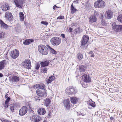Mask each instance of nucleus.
Segmentation results:
<instances>
[{"mask_svg": "<svg viewBox=\"0 0 122 122\" xmlns=\"http://www.w3.org/2000/svg\"><path fill=\"white\" fill-rule=\"evenodd\" d=\"M38 49L39 52L43 55H46L48 52V47L44 45H39L38 46Z\"/></svg>", "mask_w": 122, "mask_h": 122, "instance_id": "1", "label": "nucleus"}, {"mask_svg": "<svg viewBox=\"0 0 122 122\" xmlns=\"http://www.w3.org/2000/svg\"><path fill=\"white\" fill-rule=\"evenodd\" d=\"M89 38L88 36L86 35H84L82 37L81 40V47L84 48H86L88 46L87 45Z\"/></svg>", "mask_w": 122, "mask_h": 122, "instance_id": "2", "label": "nucleus"}, {"mask_svg": "<svg viewBox=\"0 0 122 122\" xmlns=\"http://www.w3.org/2000/svg\"><path fill=\"white\" fill-rule=\"evenodd\" d=\"M61 39L58 37H55L52 38L50 40L51 44L54 46L58 45L61 43Z\"/></svg>", "mask_w": 122, "mask_h": 122, "instance_id": "3", "label": "nucleus"}, {"mask_svg": "<svg viewBox=\"0 0 122 122\" xmlns=\"http://www.w3.org/2000/svg\"><path fill=\"white\" fill-rule=\"evenodd\" d=\"M66 93L69 95L75 94L77 92L76 88L72 86H69L65 90Z\"/></svg>", "mask_w": 122, "mask_h": 122, "instance_id": "4", "label": "nucleus"}, {"mask_svg": "<svg viewBox=\"0 0 122 122\" xmlns=\"http://www.w3.org/2000/svg\"><path fill=\"white\" fill-rule=\"evenodd\" d=\"M105 3L102 0H98L95 1L94 3L95 7L97 8H101L105 6Z\"/></svg>", "mask_w": 122, "mask_h": 122, "instance_id": "5", "label": "nucleus"}, {"mask_svg": "<svg viewBox=\"0 0 122 122\" xmlns=\"http://www.w3.org/2000/svg\"><path fill=\"white\" fill-rule=\"evenodd\" d=\"M46 91L45 89H38L36 90L37 95L41 97H45L47 96Z\"/></svg>", "mask_w": 122, "mask_h": 122, "instance_id": "6", "label": "nucleus"}, {"mask_svg": "<svg viewBox=\"0 0 122 122\" xmlns=\"http://www.w3.org/2000/svg\"><path fill=\"white\" fill-rule=\"evenodd\" d=\"M22 66L27 69H30L31 66L30 61L28 59L25 60L22 62Z\"/></svg>", "mask_w": 122, "mask_h": 122, "instance_id": "7", "label": "nucleus"}, {"mask_svg": "<svg viewBox=\"0 0 122 122\" xmlns=\"http://www.w3.org/2000/svg\"><path fill=\"white\" fill-rule=\"evenodd\" d=\"M25 0H14V1L16 5V6L22 8Z\"/></svg>", "mask_w": 122, "mask_h": 122, "instance_id": "8", "label": "nucleus"}, {"mask_svg": "<svg viewBox=\"0 0 122 122\" xmlns=\"http://www.w3.org/2000/svg\"><path fill=\"white\" fill-rule=\"evenodd\" d=\"M19 52L16 49H15L11 52L10 55L12 58L15 59L19 56Z\"/></svg>", "mask_w": 122, "mask_h": 122, "instance_id": "9", "label": "nucleus"}, {"mask_svg": "<svg viewBox=\"0 0 122 122\" xmlns=\"http://www.w3.org/2000/svg\"><path fill=\"white\" fill-rule=\"evenodd\" d=\"M27 108L26 107L24 106L22 107L20 110L19 114L20 116H23L27 112Z\"/></svg>", "mask_w": 122, "mask_h": 122, "instance_id": "10", "label": "nucleus"}, {"mask_svg": "<svg viewBox=\"0 0 122 122\" xmlns=\"http://www.w3.org/2000/svg\"><path fill=\"white\" fill-rule=\"evenodd\" d=\"M112 28L115 30L117 32L122 31V25H116L115 23L112 25Z\"/></svg>", "mask_w": 122, "mask_h": 122, "instance_id": "11", "label": "nucleus"}, {"mask_svg": "<svg viewBox=\"0 0 122 122\" xmlns=\"http://www.w3.org/2000/svg\"><path fill=\"white\" fill-rule=\"evenodd\" d=\"M30 119L32 121L35 122H38L41 120L40 117L37 115H33L31 116L30 118Z\"/></svg>", "mask_w": 122, "mask_h": 122, "instance_id": "12", "label": "nucleus"}, {"mask_svg": "<svg viewBox=\"0 0 122 122\" xmlns=\"http://www.w3.org/2000/svg\"><path fill=\"white\" fill-rule=\"evenodd\" d=\"M45 86L43 83L36 84L33 87L34 88H38V89H45Z\"/></svg>", "mask_w": 122, "mask_h": 122, "instance_id": "13", "label": "nucleus"}, {"mask_svg": "<svg viewBox=\"0 0 122 122\" xmlns=\"http://www.w3.org/2000/svg\"><path fill=\"white\" fill-rule=\"evenodd\" d=\"M5 17L6 18L9 20H11L13 18V15L10 12H6L5 14Z\"/></svg>", "mask_w": 122, "mask_h": 122, "instance_id": "14", "label": "nucleus"}, {"mask_svg": "<svg viewBox=\"0 0 122 122\" xmlns=\"http://www.w3.org/2000/svg\"><path fill=\"white\" fill-rule=\"evenodd\" d=\"M82 79L84 82L86 83L90 82L91 81V78L88 75L86 74H84L82 76Z\"/></svg>", "mask_w": 122, "mask_h": 122, "instance_id": "15", "label": "nucleus"}, {"mask_svg": "<svg viewBox=\"0 0 122 122\" xmlns=\"http://www.w3.org/2000/svg\"><path fill=\"white\" fill-rule=\"evenodd\" d=\"M20 80L19 77L16 76H13L11 77L10 81L13 83L17 82Z\"/></svg>", "mask_w": 122, "mask_h": 122, "instance_id": "16", "label": "nucleus"}, {"mask_svg": "<svg viewBox=\"0 0 122 122\" xmlns=\"http://www.w3.org/2000/svg\"><path fill=\"white\" fill-rule=\"evenodd\" d=\"M112 13L110 10L107 11L105 15L106 18L109 19L112 18L113 16Z\"/></svg>", "mask_w": 122, "mask_h": 122, "instance_id": "17", "label": "nucleus"}, {"mask_svg": "<svg viewBox=\"0 0 122 122\" xmlns=\"http://www.w3.org/2000/svg\"><path fill=\"white\" fill-rule=\"evenodd\" d=\"M37 112L38 114L41 115H43L46 113V111L44 108H41L38 109Z\"/></svg>", "mask_w": 122, "mask_h": 122, "instance_id": "18", "label": "nucleus"}, {"mask_svg": "<svg viewBox=\"0 0 122 122\" xmlns=\"http://www.w3.org/2000/svg\"><path fill=\"white\" fill-rule=\"evenodd\" d=\"M63 103L66 108L69 109L70 107V102L69 100L68 99L65 100L64 101Z\"/></svg>", "mask_w": 122, "mask_h": 122, "instance_id": "19", "label": "nucleus"}, {"mask_svg": "<svg viewBox=\"0 0 122 122\" xmlns=\"http://www.w3.org/2000/svg\"><path fill=\"white\" fill-rule=\"evenodd\" d=\"M34 41V40L33 39H28L25 40L23 42V43L24 45H28Z\"/></svg>", "mask_w": 122, "mask_h": 122, "instance_id": "20", "label": "nucleus"}, {"mask_svg": "<svg viewBox=\"0 0 122 122\" xmlns=\"http://www.w3.org/2000/svg\"><path fill=\"white\" fill-rule=\"evenodd\" d=\"M50 62V61H45L41 62L40 64L42 67H45L48 66Z\"/></svg>", "mask_w": 122, "mask_h": 122, "instance_id": "21", "label": "nucleus"}, {"mask_svg": "<svg viewBox=\"0 0 122 122\" xmlns=\"http://www.w3.org/2000/svg\"><path fill=\"white\" fill-rule=\"evenodd\" d=\"M5 62L6 61L5 60L0 62V71L4 68L5 65Z\"/></svg>", "mask_w": 122, "mask_h": 122, "instance_id": "22", "label": "nucleus"}, {"mask_svg": "<svg viewBox=\"0 0 122 122\" xmlns=\"http://www.w3.org/2000/svg\"><path fill=\"white\" fill-rule=\"evenodd\" d=\"M97 18L96 16L94 15L91 16L89 18V20L90 22L91 23H93L97 21Z\"/></svg>", "mask_w": 122, "mask_h": 122, "instance_id": "23", "label": "nucleus"}, {"mask_svg": "<svg viewBox=\"0 0 122 122\" xmlns=\"http://www.w3.org/2000/svg\"><path fill=\"white\" fill-rule=\"evenodd\" d=\"M55 78V77L52 75L49 77V79H48V80L46 81L47 83L49 84L50 83H51L52 81L54 80Z\"/></svg>", "mask_w": 122, "mask_h": 122, "instance_id": "24", "label": "nucleus"}, {"mask_svg": "<svg viewBox=\"0 0 122 122\" xmlns=\"http://www.w3.org/2000/svg\"><path fill=\"white\" fill-rule=\"evenodd\" d=\"M0 25L2 27L6 29L8 27V25L1 20H0Z\"/></svg>", "mask_w": 122, "mask_h": 122, "instance_id": "25", "label": "nucleus"}, {"mask_svg": "<svg viewBox=\"0 0 122 122\" xmlns=\"http://www.w3.org/2000/svg\"><path fill=\"white\" fill-rule=\"evenodd\" d=\"M51 100L50 99L48 98H47L46 99L45 102V105L47 107L49 105V104L51 103Z\"/></svg>", "mask_w": 122, "mask_h": 122, "instance_id": "26", "label": "nucleus"}, {"mask_svg": "<svg viewBox=\"0 0 122 122\" xmlns=\"http://www.w3.org/2000/svg\"><path fill=\"white\" fill-rule=\"evenodd\" d=\"M86 68V67L85 66L81 65L79 66V69L80 72L84 71Z\"/></svg>", "mask_w": 122, "mask_h": 122, "instance_id": "27", "label": "nucleus"}, {"mask_svg": "<svg viewBox=\"0 0 122 122\" xmlns=\"http://www.w3.org/2000/svg\"><path fill=\"white\" fill-rule=\"evenodd\" d=\"M71 12L72 14H74L76 11H77V10L75 9L73 6V4L71 5Z\"/></svg>", "mask_w": 122, "mask_h": 122, "instance_id": "28", "label": "nucleus"}, {"mask_svg": "<svg viewBox=\"0 0 122 122\" xmlns=\"http://www.w3.org/2000/svg\"><path fill=\"white\" fill-rule=\"evenodd\" d=\"M19 16L20 18V21H24L25 16L23 13L22 12H20L19 13Z\"/></svg>", "mask_w": 122, "mask_h": 122, "instance_id": "29", "label": "nucleus"}, {"mask_svg": "<svg viewBox=\"0 0 122 122\" xmlns=\"http://www.w3.org/2000/svg\"><path fill=\"white\" fill-rule=\"evenodd\" d=\"M71 101V102L74 104L76 103L77 99L76 97H72L70 98Z\"/></svg>", "mask_w": 122, "mask_h": 122, "instance_id": "30", "label": "nucleus"}, {"mask_svg": "<svg viewBox=\"0 0 122 122\" xmlns=\"http://www.w3.org/2000/svg\"><path fill=\"white\" fill-rule=\"evenodd\" d=\"M48 49L50 50V52L51 53H52L53 54H56L57 53L56 51H55L53 49L49 46L48 45Z\"/></svg>", "mask_w": 122, "mask_h": 122, "instance_id": "31", "label": "nucleus"}, {"mask_svg": "<svg viewBox=\"0 0 122 122\" xmlns=\"http://www.w3.org/2000/svg\"><path fill=\"white\" fill-rule=\"evenodd\" d=\"M82 31V30L79 27L75 29L74 30V32L76 34L80 33Z\"/></svg>", "mask_w": 122, "mask_h": 122, "instance_id": "32", "label": "nucleus"}, {"mask_svg": "<svg viewBox=\"0 0 122 122\" xmlns=\"http://www.w3.org/2000/svg\"><path fill=\"white\" fill-rule=\"evenodd\" d=\"M77 58L79 60H81L83 58L82 55L80 53H78L77 55Z\"/></svg>", "mask_w": 122, "mask_h": 122, "instance_id": "33", "label": "nucleus"}, {"mask_svg": "<svg viewBox=\"0 0 122 122\" xmlns=\"http://www.w3.org/2000/svg\"><path fill=\"white\" fill-rule=\"evenodd\" d=\"M117 19L119 21L122 23V15H119L117 17Z\"/></svg>", "mask_w": 122, "mask_h": 122, "instance_id": "34", "label": "nucleus"}, {"mask_svg": "<svg viewBox=\"0 0 122 122\" xmlns=\"http://www.w3.org/2000/svg\"><path fill=\"white\" fill-rule=\"evenodd\" d=\"M10 109L11 111L12 112H14V107L13 104L11 105V106L10 107Z\"/></svg>", "mask_w": 122, "mask_h": 122, "instance_id": "35", "label": "nucleus"}, {"mask_svg": "<svg viewBox=\"0 0 122 122\" xmlns=\"http://www.w3.org/2000/svg\"><path fill=\"white\" fill-rule=\"evenodd\" d=\"M9 6L8 5H5L4 8H3L4 10H5L6 11L7 10H9Z\"/></svg>", "mask_w": 122, "mask_h": 122, "instance_id": "36", "label": "nucleus"}, {"mask_svg": "<svg viewBox=\"0 0 122 122\" xmlns=\"http://www.w3.org/2000/svg\"><path fill=\"white\" fill-rule=\"evenodd\" d=\"M4 32H0V38H1L4 37Z\"/></svg>", "mask_w": 122, "mask_h": 122, "instance_id": "37", "label": "nucleus"}, {"mask_svg": "<svg viewBox=\"0 0 122 122\" xmlns=\"http://www.w3.org/2000/svg\"><path fill=\"white\" fill-rule=\"evenodd\" d=\"M101 22L103 26L106 25V24L105 23V20H104L102 19V20H101Z\"/></svg>", "mask_w": 122, "mask_h": 122, "instance_id": "38", "label": "nucleus"}, {"mask_svg": "<svg viewBox=\"0 0 122 122\" xmlns=\"http://www.w3.org/2000/svg\"><path fill=\"white\" fill-rule=\"evenodd\" d=\"M51 112L50 111H49L48 112V115L47 116V118H50L51 117Z\"/></svg>", "mask_w": 122, "mask_h": 122, "instance_id": "39", "label": "nucleus"}, {"mask_svg": "<svg viewBox=\"0 0 122 122\" xmlns=\"http://www.w3.org/2000/svg\"><path fill=\"white\" fill-rule=\"evenodd\" d=\"M10 100V98H7V99L5 101V104H8V102H9Z\"/></svg>", "mask_w": 122, "mask_h": 122, "instance_id": "40", "label": "nucleus"}, {"mask_svg": "<svg viewBox=\"0 0 122 122\" xmlns=\"http://www.w3.org/2000/svg\"><path fill=\"white\" fill-rule=\"evenodd\" d=\"M89 54H91V55L90 56L91 57H93L94 56V55L93 52L92 51L89 52Z\"/></svg>", "mask_w": 122, "mask_h": 122, "instance_id": "41", "label": "nucleus"}, {"mask_svg": "<svg viewBox=\"0 0 122 122\" xmlns=\"http://www.w3.org/2000/svg\"><path fill=\"white\" fill-rule=\"evenodd\" d=\"M64 18V17L63 16H60L59 17H58L57 19H62Z\"/></svg>", "mask_w": 122, "mask_h": 122, "instance_id": "42", "label": "nucleus"}, {"mask_svg": "<svg viewBox=\"0 0 122 122\" xmlns=\"http://www.w3.org/2000/svg\"><path fill=\"white\" fill-rule=\"evenodd\" d=\"M95 102L94 103H89L90 106H91L93 107H95Z\"/></svg>", "mask_w": 122, "mask_h": 122, "instance_id": "43", "label": "nucleus"}, {"mask_svg": "<svg viewBox=\"0 0 122 122\" xmlns=\"http://www.w3.org/2000/svg\"><path fill=\"white\" fill-rule=\"evenodd\" d=\"M40 65L39 64H37L36 66L35 67V68L36 70H38L40 67Z\"/></svg>", "mask_w": 122, "mask_h": 122, "instance_id": "44", "label": "nucleus"}, {"mask_svg": "<svg viewBox=\"0 0 122 122\" xmlns=\"http://www.w3.org/2000/svg\"><path fill=\"white\" fill-rule=\"evenodd\" d=\"M41 24H43L44 25H47L48 24L46 22H45V21H42L41 22Z\"/></svg>", "mask_w": 122, "mask_h": 122, "instance_id": "45", "label": "nucleus"}, {"mask_svg": "<svg viewBox=\"0 0 122 122\" xmlns=\"http://www.w3.org/2000/svg\"><path fill=\"white\" fill-rule=\"evenodd\" d=\"M47 69L46 68H45L43 69L42 71L43 72L45 73H47Z\"/></svg>", "mask_w": 122, "mask_h": 122, "instance_id": "46", "label": "nucleus"}, {"mask_svg": "<svg viewBox=\"0 0 122 122\" xmlns=\"http://www.w3.org/2000/svg\"><path fill=\"white\" fill-rule=\"evenodd\" d=\"M59 7L57 6L56 5H54L53 7V9L54 10H55L56 8H58Z\"/></svg>", "mask_w": 122, "mask_h": 122, "instance_id": "47", "label": "nucleus"}, {"mask_svg": "<svg viewBox=\"0 0 122 122\" xmlns=\"http://www.w3.org/2000/svg\"><path fill=\"white\" fill-rule=\"evenodd\" d=\"M80 83H81V85H82V86L83 87H85V86H84V85L83 83L84 82L81 81H80Z\"/></svg>", "mask_w": 122, "mask_h": 122, "instance_id": "48", "label": "nucleus"}, {"mask_svg": "<svg viewBox=\"0 0 122 122\" xmlns=\"http://www.w3.org/2000/svg\"><path fill=\"white\" fill-rule=\"evenodd\" d=\"M1 120L3 122H10V121H8L6 120Z\"/></svg>", "mask_w": 122, "mask_h": 122, "instance_id": "49", "label": "nucleus"}, {"mask_svg": "<svg viewBox=\"0 0 122 122\" xmlns=\"http://www.w3.org/2000/svg\"><path fill=\"white\" fill-rule=\"evenodd\" d=\"M61 36L63 38H65V35L64 34H61Z\"/></svg>", "mask_w": 122, "mask_h": 122, "instance_id": "50", "label": "nucleus"}, {"mask_svg": "<svg viewBox=\"0 0 122 122\" xmlns=\"http://www.w3.org/2000/svg\"><path fill=\"white\" fill-rule=\"evenodd\" d=\"M74 119H73L72 118H71L69 120V122H74Z\"/></svg>", "mask_w": 122, "mask_h": 122, "instance_id": "51", "label": "nucleus"}, {"mask_svg": "<svg viewBox=\"0 0 122 122\" xmlns=\"http://www.w3.org/2000/svg\"><path fill=\"white\" fill-rule=\"evenodd\" d=\"M78 116H80L81 114V112H77Z\"/></svg>", "mask_w": 122, "mask_h": 122, "instance_id": "52", "label": "nucleus"}, {"mask_svg": "<svg viewBox=\"0 0 122 122\" xmlns=\"http://www.w3.org/2000/svg\"><path fill=\"white\" fill-rule=\"evenodd\" d=\"M72 30V29L71 28H70L69 29V31L70 32H71Z\"/></svg>", "mask_w": 122, "mask_h": 122, "instance_id": "53", "label": "nucleus"}, {"mask_svg": "<svg viewBox=\"0 0 122 122\" xmlns=\"http://www.w3.org/2000/svg\"><path fill=\"white\" fill-rule=\"evenodd\" d=\"M8 94H7L6 93V94L5 95V97L6 98H7L10 97H9L8 96Z\"/></svg>", "mask_w": 122, "mask_h": 122, "instance_id": "54", "label": "nucleus"}, {"mask_svg": "<svg viewBox=\"0 0 122 122\" xmlns=\"http://www.w3.org/2000/svg\"><path fill=\"white\" fill-rule=\"evenodd\" d=\"M3 74L1 73H0V77H2L3 76Z\"/></svg>", "mask_w": 122, "mask_h": 122, "instance_id": "55", "label": "nucleus"}, {"mask_svg": "<svg viewBox=\"0 0 122 122\" xmlns=\"http://www.w3.org/2000/svg\"><path fill=\"white\" fill-rule=\"evenodd\" d=\"M79 1V0H76V1L75 0L73 2L74 3H75L76 2L77 3H78V2Z\"/></svg>", "mask_w": 122, "mask_h": 122, "instance_id": "56", "label": "nucleus"}, {"mask_svg": "<svg viewBox=\"0 0 122 122\" xmlns=\"http://www.w3.org/2000/svg\"><path fill=\"white\" fill-rule=\"evenodd\" d=\"M110 119L111 120H113L114 119L113 118V117H111L110 118Z\"/></svg>", "mask_w": 122, "mask_h": 122, "instance_id": "57", "label": "nucleus"}, {"mask_svg": "<svg viewBox=\"0 0 122 122\" xmlns=\"http://www.w3.org/2000/svg\"><path fill=\"white\" fill-rule=\"evenodd\" d=\"M86 113H81V115H82V116H84L85 115H86Z\"/></svg>", "mask_w": 122, "mask_h": 122, "instance_id": "58", "label": "nucleus"}, {"mask_svg": "<svg viewBox=\"0 0 122 122\" xmlns=\"http://www.w3.org/2000/svg\"><path fill=\"white\" fill-rule=\"evenodd\" d=\"M8 104H5V108H7L8 107Z\"/></svg>", "mask_w": 122, "mask_h": 122, "instance_id": "59", "label": "nucleus"}, {"mask_svg": "<svg viewBox=\"0 0 122 122\" xmlns=\"http://www.w3.org/2000/svg\"><path fill=\"white\" fill-rule=\"evenodd\" d=\"M43 122H47V121L46 120H44Z\"/></svg>", "mask_w": 122, "mask_h": 122, "instance_id": "60", "label": "nucleus"}, {"mask_svg": "<svg viewBox=\"0 0 122 122\" xmlns=\"http://www.w3.org/2000/svg\"><path fill=\"white\" fill-rule=\"evenodd\" d=\"M37 99L38 100H40V99H38V98Z\"/></svg>", "mask_w": 122, "mask_h": 122, "instance_id": "61", "label": "nucleus"}, {"mask_svg": "<svg viewBox=\"0 0 122 122\" xmlns=\"http://www.w3.org/2000/svg\"><path fill=\"white\" fill-rule=\"evenodd\" d=\"M29 0V2H30V0Z\"/></svg>", "mask_w": 122, "mask_h": 122, "instance_id": "62", "label": "nucleus"}, {"mask_svg": "<svg viewBox=\"0 0 122 122\" xmlns=\"http://www.w3.org/2000/svg\"><path fill=\"white\" fill-rule=\"evenodd\" d=\"M36 98H35V99H36Z\"/></svg>", "mask_w": 122, "mask_h": 122, "instance_id": "63", "label": "nucleus"}, {"mask_svg": "<svg viewBox=\"0 0 122 122\" xmlns=\"http://www.w3.org/2000/svg\"><path fill=\"white\" fill-rule=\"evenodd\" d=\"M10 122H12L11 121H10Z\"/></svg>", "mask_w": 122, "mask_h": 122, "instance_id": "64", "label": "nucleus"}]
</instances>
